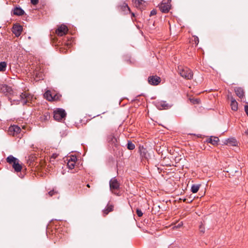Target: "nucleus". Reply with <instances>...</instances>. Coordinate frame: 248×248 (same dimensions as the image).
<instances>
[{
	"mask_svg": "<svg viewBox=\"0 0 248 248\" xmlns=\"http://www.w3.org/2000/svg\"><path fill=\"white\" fill-rule=\"evenodd\" d=\"M20 127L16 125L10 126L8 129L9 134L12 135L14 136H16L20 133Z\"/></svg>",
	"mask_w": 248,
	"mask_h": 248,
	"instance_id": "obj_9",
	"label": "nucleus"
},
{
	"mask_svg": "<svg viewBox=\"0 0 248 248\" xmlns=\"http://www.w3.org/2000/svg\"><path fill=\"white\" fill-rule=\"evenodd\" d=\"M140 155L141 157L145 159H148L150 155L148 153L147 150L143 148V147L142 148H140Z\"/></svg>",
	"mask_w": 248,
	"mask_h": 248,
	"instance_id": "obj_16",
	"label": "nucleus"
},
{
	"mask_svg": "<svg viewBox=\"0 0 248 248\" xmlns=\"http://www.w3.org/2000/svg\"><path fill=\"white\" fill-rule=\"evenodd\" d=\"M7 63L5 62H0V71L3 72L6 70Z\"/></svg>",
	"mask_w": 248,
	"mask_h": 248,
	"instance_id": "obj_26",
	"label": "nucleus"
},
{
	"mask_svg": "<svg viewBox=\"0 0 248 248\" xmlns=\"http://www.w3.org/2000/svg\"><path fill=\"white\" fill-rule=\"evenodd\" d=\"M39 0H31V4L33 5H36L38 3Z\"/></svg>",
	"mask_w": 248,
	"mask_h": 248,
	"instance_id": "obj_35",
	"label": "nucleus"
},
{
	"mask_svg": "<svg viewBox=\"0 0 248 248\" xmlns=\"http://www.w3.org/2000/svg\"><path fill=\"white\" fill-rule=\"evenodd\" d=\"M127 148L130 150H133L135 148V145L130 141H128Z\"/></svg>",
	"mask_w": 248,
	"mask_h": 248,
	"instance_id": "obj_28",
	"label": "nucleus"
},
{
	"mask_svg": "<svg viewBox=\"0 0 248 248\" xmlns=\"http://www.w3.org/2000/svg\"><path fill=\"white\" fill-rule=\"evenodd\" d=\"M20 97L21 102L23 105H25L32 100L33 95L25 91L20 94Z\"/></svg>",
	"mask_w": 248,
	"mask_h": 248,
	"instance_id": "obj_4",
	"label": "nucleus"
},
{
	"mask_svg": "<svg viewBox=\"0 0 248 248\" xmlns=\"http://www.w3.org/2000/svg\"><path fill=\"white\" fill-rule=\"evenodd\" d=\"M207 142L210 143L213 145H217L219 141V139L216 137H211L206 140Z\"/></svg>",
	"mask_w": 248,
	"mask_h": 248,
	"instance_id": "obj_19",
	"label": "nucleus"
},
{
	"mask_svg": "<svg viewBox=\"0 0 248 248\" xmlns=\"http://www.w3.org/2000/svg\"><path fill=\"white\" fill-rule=\"evenodd\" d=\"M159 8L162 13H167L170 9V5L168 0H167V2L163 1L159 5Z\"/></svg>",
	"mask_w": 248,
	"mask_h": 248,
	"instance_id": "obj_6",
	"label": "nucleus"
},
{
	"mask_svg": "<svg viewBox=\"0 0 248 248\" xmlns=\"http://www.w3.org/2000/svg\"><path fill=\"white\" fill-rule=\"evenodd\" d=\"M75 163H75V162H74L73 161L68 160L67 164L68 168L69 169H71V170L74 169V168L75 167Z\"/></svg>",
	"mask_w": 248,
	"mask_h": 248,
	"instance_id": "obj_27",
	"label": "nucleus"
},
{
	"mask_svg": "<svg viewBox=\"0 0 248 248\" xmlns=\"http://www.w3.org/2000/svg\"><path fill=\"white\" fill-rule=\"evenodd\" d=\"M135 7L140 10L143 9L146 6V2L143 0H132Z\"/></svg>",
	"mask_w": 248,
	"mask_h": 248,
	"instance_id": "obj_10",
	"label": "nucleus"
},
{
	"mask_svg": "<svg viewBox=\"0 0 248 248\" xmlns=\"http://www.w3.org/2000/svg\"><path fill=\"white\" fill-rule=\"evenodd\" d=\"M50 118L49 113L47 111L44 112L39 117V120L42 122H46L49 120Z\"/></svg>",
	"mask_w": 248,
	"mask_h": 248,
	"instance_id": "obj_17",
	"label": "nucleus"
},
{
	"mask_svg": "<svg viewBox=\"0 0 248 248\" xmlns=\"http://www.w3.org/2000/svg\"><path fill=\"white\" fill-rule=\"evenodd\" d=\"M231 106L232 110L236 111L238 109V104L236 100L232 97H231Z\"/></svg>",
	"mask_w": 248,
	"mask_h": 248,
	"instance_id": "obj_21",
	"label": "nucleus"
},
{
	"mask_svg": "<svg viewBox=\"0 0 248 248\" xmlns=\"http://www.w3.org/2000/svg\"><path fill=\"white\" fill-rule=\"evenodd\" d=\"M58 156V154L54 153L51 155L50 158L51 159H55Z\"/></svg>",
	"mask_w": 248,
	"mask_h": 248,
	"instance_id": "obj_34",
	"label": "nucleus"
},
{
	"mask_svg": "<svg viewBox=\"0 0 248 248\" xmlns=\"http://www.w3.org/2000/svg\"><path fill=\"white\" fill-rule=\"evenodd\" d=\"M196 41H199V39H198V37H197V38H196Z\"/></svg>",
	"mask_w": 248,
	"mask_h": 248,
	"instance_id": "obj_43",
	"label": "nucleus"
},
{
	"mask_svg": "<svg viewBox=\"0 0 248 248\" xmlns=\"http://www.w3.org/2000/svg\"><path fill=\"white\" fill-rule=\"evenodd\" d=\"M183 201H184V202H186V199H184L183 200Z\"/></svg>",
	"mask_w": 248,
	"mask_h": 248,
	"instance_id": "obj_42",
	"label": "nucleus"
},
{
	"mask_svg": "<svg viewBox=\"0 0 248 248\" xmlns=\"http://www.w3.org/2000/svg\"><path fill=\"white\" fill-rule=\"evenodd\" d=\"M156 14V11L155 9H153L150 12V16L155 15Z\"/></svg>",
	"mask_w": 248,
	"mask_h": 248,
	"instance_id": "obj_33",
	"label": "nucleus"
},
{
	"mask_svg": "<svg viewBox=\"0 0 248 248\" xmlns=\"http://www.w3.org/2000/svg\"><path fill=\"white\" fill-rule=\"evenodd\" d=\"M121 9L125 12V14H128V13H130V9L129 7L128 6L127 4L124 2L123 4L121 6Z\"/></svg>",
	"mask_w": 248,
	"mask_h": 248,
	"instance_id": "obj_22",
	"label": "nucleus"
},
{
	"mask_svg": "<svg viewBox=\"0 0 248 248\" xmlns=\"http://www.w3.org/2000/svg\"><path fill=\"white\" fill-rule=\"evenodd\" d=\"M178 73L183 78L186 79H191L193 78V74L191 69L187 67H178Z\"/></svg>",
	"mask_w": 248,
	"mask_h": 248,
	"instance_id": "obj_2",
	"label": "nucleus"
},
{
	"mask_svg": "<svg viewBox=\"0 0 248 248\" xmlns=\"http://www.w3.org/2000/svg\"><path fill=\"white\" fill-rule=\"evenodd\" d=\"M224 143L230 146H235L237 144V142L234 138H231L225 140Z\"/></svg>",
	"mask_w": 248,
	"mask_h": 248,
	"instance_id": "obj_15",
	"label": "nucleus"
},
{
	"mask_svg": "<svg viewBox=\"0 0 248 248\" xmlns=\"http://www.w3.org/2000/svg\"><path fill=\"white\" fill-rule=\"evenodd\" d=\"M132 16H135V14H134V13H132Z\"/></svg>",
	"mask_w": 248,
	"mask_h": 248,
	"instance_id": "obj_40",
	"label": "nucleus"
},
{
	"mask_svg": "<svg viewBox=\"0 0 248 248\" xmlns=\"http://www.w3.org/2000/svg\"><path fill=\"white\" fill-rule=\"evenodd\" d=\"M34 74L35 75L36 78H38L39 80L43 79V76L41 73H38L37 71H35Z\"/></svg>",
	"mask_w": 248,
	"mask_h": 248,
	"instance_id": "obj_29",
	"label": "nucleus"
},
{
	"mask_svg": "<svg viewBox=\"0 0 248 248\" xmlns=\"http://www.w3.org/2000/svg\"><path fill=\"white\" fill-rule=\"evenodd\" d=\"M200 232H202L203 233L204 232V228L202 227V225L200 226Z\"/></svg>",
	"mask_w": 248,
	"mask_h": 248,
	"instance_id": "obj_36",
	"label": "nucleus"
},
{
	"mask_svg": "<svg viewBox=\"0 0 248 248\" xmlns=\"http://www.w3.org/2000/svg\"><path fill=\"white\" fill-rule=\"evenodd\" d=\"M136 213H137V215L138 216V217H141L143 215L142 211H141V210H140L139 209H137Z\"/></svg>",
	"mask_w": 248,
	"mask_h": 248,
	"instance_id": "obj_31",
	"label": "nucleus"
},
{
	"mask_svg": "<svg viewBox=\"0 0 248 248\" xmlns=\"http://www.w3.org/2000/svg\"><path fill=\"white\" fill-rule=\"evenodd\" d=\"M65 110L62 108H57L54 111V119L57 121H61L66 116Z\"/></svg>",
	"mask_w": 248,
	"mask_h": 248,
	"instance_id": "obj_5",
	"label": "nucleus"
},
{
	"mask_svg": "<svg viewBox=\"0 0 248 248\" xmlns=\"http://www.w3.org/2000/svg\"><path fill=\"white\" fill-rule=\"evenodd\" d=\"M113 209V205L108 204L106 208L103 210V213L105 215H107L109 212L112 211Z\"/></svg>",
	"mask_w": 248,
	"mask_h": 248,
	"instance_id": "obj_23",
	"label": "nucleus"
},
{
	"mask_svg": "<svg viewBox=\"0 0 248 248\" xmlns=\"http://www.w3.org/2000/svg\"><path fill=\"white\" fill-rule=\"evenodd\" d=\"M234 91L236 95L240 98L243 97L244 95V92L243 89L240 87H236L234 89Z\"/></svg>",
	"mask_w": 248,
	"mask_h": 248,
	"instance_id": "obj_18",
	"label": "nucleus"
},
{
	"mask_svg": "<svg viewBox=\"0 0 248 248\" xmlns=\"http://www.w3.org/2000/svg\"><path fill=\"white\" fill-rule=\"evenodd\" d=\"M155 106L159 109H168L171 108V105L167 103L166 101H161L156 103Z\"/></svg>",
	"mask_w": 248,
	"mask_h": 248,
	"instance_id": "obj_7",
	"label": "nucleus"
},
{
	"mask_svg": "<svg viewBox=\"0 0 248 248\" xmlns=\"http://www.w3.org/2000/svg\"><path fill=\"white\" fill-rule=\"evenodd\" d=\"M107 140L108 142L112 146H116L117 140L113 135H110L108 137Z\"/></svg>",
	"mask_w": 248,
	"mask_h": 248,
	"instance_id": "obj_14",
	"label": "nucleus"
},
{
	"mask_svg": "<svg viewBox=\"0 0 248 248\" xmlns=\"http://www.w3.org/2000/svg\"><path fill=\"white\" fill-rule=\"evenodd\" d=\"M57 191H56V190H52L50 191L48 193V194L49 195V196L50 197H51L53 195H55V194H57Z\"/></svg>",
	"mask_w": 248,
	"mask_h": 248,
	"instance_id": "obj_30",
	"label": "nucleus"
},
{
	"mask_svg": "<svg viewBox=\"0 0 248 248\" xmlns=\"http://www.w3.org/2000/svg\"><path fill=\"white\" fill-rule=\"evenodd\" d=\"M199 101L198 99H196V100H195V102L196 103H198Z\"/></svg>",
	"mask_w": 248,
	"mask_h": 248,
	"instance_id": "obj_39",
	"label": "nucleus"
},
{
	"mask_svg": "<svg viewBox=\"0 0 248 248\" xmlns=\"http://www.w3.org/2000/svg\"><path fill=\"white\" fill-rule=\"evenodd\" d=\"M196 41H199V39H198V37H197V38H196Z\"/></svg>",
	"mask_w": 248,
	"mask_h": 248,
	"instance_id": "obj_44",
	"label": "nucleus"
},
{
	"mask_svg": "<svg viewBox=\"0 0 248 248\" xmlns=\"http://www.w3.org/2000/svg\"><path fill=\"white\" fill-rule=\"evenodd\" d=\"M109 188L111 192L116 195H118L116 192L120 188V183L116 177H113L110 179L109 183Z\"/></svg>",
	"mask_w": 248,
	"mask_h": 248,
	"instance_id": "obj_3",
	"label": "nucleus"
},
{
	"mask_svg": "<svg viewBox=\"0 0 248 248\" xmlns=\"http://www.w3.org/2000/svg\"><path fill=\"white\" fill-rule=\"evenodd\" d=\"M13 14L16 16H22L24 14V11L20 7H16L13 10Z\"/></svg>",
	"mask_w": 248,
	"mask_h": 248,
	"instance_id": "obj_20",
	"label": "nucleus"
},
{
	"mask_svg": "<svg viewBox=\"0 0 248 248\" xmlns=\"http://www.w3.org/2000/svg\"><path fill=\"white\" fill-rule=\"evenodd\" d=\"M148 82L153 85H157L160 82V78L156 76H150L148 78Z\"/></svg>",
	"mask_w": 248,
	"mask_h": 248,
	"instance_id": "obj_11",
	"label": "nucleus"
},
{
	"mask_svg": "<svg viewBox=\"0 0 248 248\" xmlns=\"http://www.w3.org/2000/svg\"><path fill=\"white\" fill-rule=\"evenodd\" d=\"M68 31V28L65 25H61L59 26L56 30V33L59 36H63L65 35Z\"/></svg>",
	"mask_w": 248,
	"mask_h": 248,
	"instance_id": "obj_8",
	"label": "nucleus"
},
{
	"mask_svg": "<svg viewBox=\"0 0 248 248\" xmlns=\"http://www.w3.org/2000/svg\"><path fill=\"white\" fill-rule=\"evenodd\" d=\"M200 185H193L191 188V191L193 193H197L200 188Z\"/></svg>",
	"mask_w": 248,
	"mask_h": 248,
	"instance_id": "obj_24",
	"label": "nucleus"
},
{
	"mask_svg": "<svg viewBox=\"0 0 248 248\" xmlns=\"http://www.w3.org/2000/svg\"><path fill=\"white\" fill-rule=\"evenodd\" d=\"M0 91L6 95L11 94L13 93V90L11 87L5 84L1 85L0 87Z\"/></svg>",
	"mask_w": 248,
	"mask_h": 248,
	"instance_id": "obj_12",
	"label": "nucleus"
},
{
	"mask_svg": "<svg viewBox=\"0 0 248 248\" xmlns=\"http://www.w3.org/2000/svg\"><path fill=\"white\" fill-rule=\"evenodd\" d=\"M44 96L46 99L49 101H51L53 99V98L51 94V92L49 91H46L45 94Z\"/></svg>",
	"mask_w": 248,
	"mask_h": 248,
	"instance_id": "obj_25",
	"label": "nucleus"
},
{
	"mask_svg": "<svg viewBox=\"0 0 248 248\" xmlns=\"http://www.w3.org/2000/svg\"><path fill=\"white\" fill-rule=\"evenodd\" d=\"M245 110L246 111V114L248 116V106H246L245 107Z\"/></svg>",
	"mask_w": 248,
	"mask_h": 248,
	"instance_id": "obj_37",
	"label": "nucleus"
},
{
	"mask_svg": "<svg viewBox=\"0 0 248 248\" xmlns=\"http://www.w3.org/2000/svg\"><path fill=\"white\" fill-rule=\"evenodd\" d=\"M244 133H245V135H246L247 136H248V129H245Z\"/></svg>",
	"mask_w": 248,
	"mask_h": 248,
	"instance_id": "obj_38",
	"label": "nucleus"
},
{
	"mask_svg": "<svg viewBox=\"0 0 248 248\" xmlns=\"http://www.w3.org/2000/svg\"><path fill=\"white\" fill-rule=\"evenodd\" d=\"M22 31V27L18 24H15L13 27V32L16 36H19Z\"/></svg>",
	"mask_w": 248,
	"mask_h": 248,
	"instance_id": "obj_13",
	"label": "nucleus"
},
{
	"mask_svg": "<svg viewBox=\"0 0 248 248\" xmlns=\"http://www.w3.org/2000/svg\"><path fill=\"white\" fill-rule=\"evenodd\" d=\"M77 160V157L76 156L72 155V156L70 157V158L69 159H68V160H72V161H73L74 162H75V163H76Z\"/></svg>",
	"mask_w": 248,
	"mask_h": 248,
	"instance_id": "obj_32",
	"label": "nucleus"
},
{
	"mask_svg": "<svg viewBox=\"0 0 248 248\" xmlns=\"http://www.w3.org/2000/svg\"><path fill=\"white\" fill-rule=\"evenodd\" d=\"M7 162L12 165L15 171L19 172L22 170V166L19 164V160L12 155H9L6 158Z\"/></svg>",
	"mask_w": 248,
	"mask_h": 248,
	"instance_id": "obj_1",
	"label": "nucleus"
},
{
	"mask_svg": "<svg viewBox=\"0 0 248 248\" xmlns=\"http://www.w3.org/2000/svg\"><path fill=\"white\" fill-rule=\"evenodd\" d=\"M87 186L88 187H90V186L89 185V184H87Z\"/></svg>",
	"mask_w": 248,
	"mask_h": 248,
	"instance_id": "obj_41",
	"label": "nucleus"
}]
</instances>
